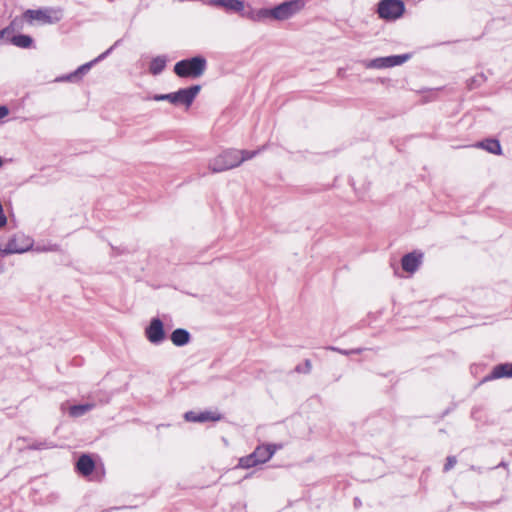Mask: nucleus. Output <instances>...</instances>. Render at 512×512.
Masks as SVG:
<instances>
[{"label": "nucleus", "instance_id": "obj_1", "mask_svg": "<svg viewBox=\"0 0 512 512\" xmlns=\"http://www.w3.org/2000/svg\"><path fill=\"white\" fill-rule=\"evenodd\" d=\"M264 149L265 146L254 151L238 149L224 150L222 153H220L219 155H217L216 157L209 161V170L213 173H219L233 169L235 167L240 166L243 162L254 158Z\"/></svg>", "mask_w": 512, "mask_h": 512}, {"label": "nucleus", "instance_id": "obj_2", "mask_svg": "<svg viewBox=\"0 0 512 512\" xmlns=\"http://www.w3.org/2000/svg\"><path fill=\"white\" fill-rule=\"evenodd\" d=\"M206 69V60L201 56L190 59H184L177 62L174 66V72L182 78H198Z\"/></svg>", "mask_w": 512, "mask_h": 512}, {"label": "nucleus", "instance_id": "obj_3", "mask_svg": "<svg viewBox=\"0 0 512 512\" xmlns=\"http://www.w3.org/2000/svg\"><path fill=\"white\" fill-rule=\"evenodd\" d=\"M23 17L29 23L35 21L38 24L45 25L59 22L63 17V13L61 9L56 8L28 9L24 12Z\"/></svg>", "mask_w": 512, "mask_h": 512}, {"label": "nucleus", "instance_id": "obj_4", "mask_svg": "<svg viewBox=\"0 0 512 512\" xmlns=\"http://www.w3.org/2000/svg\"><path fill=\"white\" fill-rule=\"evenodd\" d=\"M305 6L303 0L285 1L271 8L272 20L284 21L299 13Z\"/></svg>", "mask_w": 512, "mask_h": 512}, {"label": "nucleus", "instance_id": "obj_5", "mask_svg": "<svg viewBox=\"0 0 512 512\" xmlns=\"http://www.w3.org/2000/svg\"><path fill=\"white\" fill-rule=\"evenodd\" d=\"M404 11L405 6L401 0H381L378 3V15L386 21H394L400 18Z\"/></svg>", "mask_w": 512, "mask_h": 512}, {"label": "nucleus", "instance_id": "obj_6", "mask_svg": "<svg viewBox=\"0 0 512 512\" xmlns=\"http://www.w3.org/2000/svg\"><path fill=\"white\" fill-rule=\"evenodd\" d=\"M409 59L408 54L379 57L372 60H363L361 63L367 69H383L398 66Z\"/></svg>", "mask_w": 512, "mask_h": 512}, {"label": "nucleus", "instance_id": "obj_7", "mask_svg": "<svg viewBox=\"0 0 512 512\" xmlns=\"http://www.w3.org/2000/svg\"><path fill=\"white\" fill-rule=\"evenodd\" d=\"M33 245V241L31 238L25 236L24 234H17L13 236L3 250H1L2 255H9L15 253H24L28 251Z\"/></svg>", "mask_w": 512, "mask_h": 512}, {"label": "nucleus", "instance_id": "obj_8", "mask_svg": "<svg viewBox=\"0 0 512 512\" xmlns=\"http://www.w3.org/2000/svg\"><path fill=\"white\" fill-rule=\"evenodd\" d=\"M145 336L152 344L158 345L162 343L166 338L163 322L157 317L152 318L150 324L145 329Z\"/></svg>", "mask_w": 512, "mask_h": 512}, {"label": "nucleus", "instance_id": "obj_9", "mask_svg": "<svg viewBox=\"0 0 512 512\" xmlns=\"http://www.w3.org/2000/svg\"><path fill=\"white\" fill-rule=\"evenodd\" d=\"M200 90L201 86L199 85L179 89L174 92V105H183L186 108L190 107Z\"/></svg>", "mask_w": 512, "mask_h": 512}, {"label": "nucleus", "instance_id": "obj_10", "mask_svg": "<svg viewBox=\"0 0 512 512\" xmlns=\"http://www.w3.org/2000/svg\"><path fill=\"white\" fill-rule=\"evenodd\" d=\"M111 51H112V48H109L108 50H106L105 52L100 54L97 58H95L94 60L81 65L80 67H78V69L75 72H73L65 77L58 78L57 81H64V80L65 81H73V79L75 77L86 74L92 68V66L94 64L105 59L111 53Z\"/></svg>", "mask_w": 512, "mask_h": 512}, {"label": "nucleus", "instance_id": "obj_11", "mask_svg": "<svg viewBox=\"0 0 512 512\" xmlns=\"http://www.w3.org/2000/svg\"><path fill=\"white\" fill-rule=\"evenodd\" d=\"M186 421L189 422H207V421H219L221 419L220 414L212 411L194 412L189 411L184 415Z\"/></svg>", "mask_w": 512, "mask_h": 512}, {"label": "nucleus", "instance_id": "obj_12", "mask_svg": "<svg viewBox=\"0 0 512 512\" xmlns=\"http://www.w3.org/2000/svg\"><path fill=\"white\" fill-rule=\"evenodd\" d=\"M422 262V254L411 252L403 256L401 265L404 271L414 273Z\"/></svg>", "mask_w": 512, "mask_h": 512}, {"label": "nucleus", "instance_id": "obj_13", "mask_svg": "<svg viewBox=\"0 0 512 512\" xmlns=\"http://www.w3.org/2000/svg\"><path fill=\"white\" fill-rule=\"evenodd\" d=\"M242 16L253 22H263L267 19L272 20L271 8L250 9L242 13Z\"/></svg>", "mask_w": 512, "mask_h": 512}, {"label": "nucleus", "instance_id": "obj_14", "mask_svg": "<svg viewBox=\"0 0 512 512\" xmlns=\"http://www.w3.org/2000/svg\"><path fill=\"white\" fill-rule=\"evenodd\" d=\"M276 449L275 445H262L258 446L253 454L259 464H261L267 462L274 455Z\"/></svg>", "mask_w": 512, "mask_h": 512}, {"label": "nucleus", "instance_id": "obj_15", "mask_svg": "<svg viewBox=\"0 0 512 512\" xmlns=\"http://www.w3.org/2000/svg\"><path fill=\"white\" fill-rule=\"evenodd\" d=\"M209 4L234 12H242L244 10V3L241 0H209Z\"/></svg>", "mask_w": 512, "mask_h": 512}, {"label": "nucleus", "instance_id": "obj_16", "mask_svg": "<svg viewBox=\"0 0 512 512\" xmlns=\"http://www.w3.org/2000/svg\"><path fill=\"white\" fill-rule=\"evenodd\" d=\"M77 470L84 476H88L94 470L95 464L89 455H82L76 464Z\"/></svg>", "mask_w": 512, "mask_h": 512}, {"label": "nucleus", "instance_id": "obj_17", "mask_svg": "<svg viewBox=\"0 0 512 512\" xmlns=\"http://www.w3.org/2000/svg\"><path fill=\"white\" fill-rule=\"evenodd\" d=\"M172 343L175 346H184L190 342V333L182 328L175 329L170 336Z\"/></svg>", "mask_w": 512, "mask_h": 512}, {"label": "nucleus", "instance_id": "obj_18", "mask_svg": "<svg viewBox=\"0 0 512 512\" xmlns=\"http://www.w3.org/2000/svg\"><path fill=\"white\" fill-rule=\"evenodd\" d=\"M502 377H512V364H500L494 367L491 376L487 379H497Z\"/></svg>", "mask_w": 512, "mask_h": 512}, {"label": "nucleus", "instance_id": "obj_19", "mask_svg": "<svg viewBox=\"0 0 512 512\" xmlns=\"http://www.w3.org/2000/svg\"><path fill=\"white\" fill-rule=\"evenodd\" d=\"M476 147L482 148L489 153L500 155L501 154V146L498 140L495 139H487L481 141L476 144Z\"/></svg>", "mask_w": 512, "mask_h": 512}, {"label": "nucleus", "instance_id": "obj_20", "mask_svg": "<svg viewBox=\"0 0 512 512\" xmlns=\"http://www.w3.org/2000/svg\"><path fill=\"white\" fill-rule=\"evenodd\" d=\"M167 59L165 56H157L152 59L149 65V71L153 75L160 74L165 66H166Z\"/></svg>", "mask_w": 512, "mask_h": 512}, {"label": "nucleus", "instance_id": "obj_21", "mask_svg": "<svg viewBox=\"0 0 512 512\" xmlns=\"http://www.w3.org/2000/svg\"><path fill=\"white\" fill-rule=\"evenodd\" d=\"M94 407L95 404L93 403L73 405L69 408V414L70 416L77 418L91 411Z\"/></svg>", "mask_w": 512, "mask_h": 512}, {"label": "nucleus", "instance_id": "obj_22", "mask_svg": "<svg viewBox=\"0 0 512 512\" xmlns=\"http://www.w3.org/2000/svg\"><path fill=\"white\" fill-rule=\"evenodd\" d=\"M10 43L20 48H29L33 43V39L29 35H14L11 36Z\"/></svg>", "mask_w": 512, "mask_h": 512}, {"label": "nucleus", "instance_id": "obj_23", "mask_svg": "<svg viewBox=\"0 0 512 512\" xmlns=\"http://www.w3.org/2000/svg\"><path fill=\"white\" fill-rule=\"evenodd\" d=\"M259 462L256 460L253 453L248 456L242 457L239 459L238 467L248 469L258 465Z\"/></svg>", "mask_w": 512, "mask_h": 512}, {"label": "nucleus", "instance_id": "obj_24", "mask_svg": "<svg viewBox=\"0 0 512 512\" xmlns=\"http://www.w3.org/2000/svg\"><path fill=\"white\" fill-rule=\"evenodd\" d=\"M11 36H14L13 27H5L0 30V45L10 43Z\"/></svg>", "mask_w": 512, "mask_h": 512}, {"label": "nucleus", "instance_id": "obj_25", "mask_svg": "<svg viewBox=\"0 0 512 512\" xmlns=\"http://www.w3.org/2000/svg\"><path fill=\"white\" fill-rule=\"evenodd\" d=\"M151 99L154 101H168L174 105V92L168 94H155Z\"/></svg>", "mask_w": 512, "mask_h": 512}, {"label": "nucleus", "instance_id": "obj_26", "mask_svg": "<svg viewBox=\"0 0 512 512\" xmlns=\"http://www.w3.org/2000/svg\"><path fill=\"white\" fill-rule=\"evenodd\" d=\"M311 369H312L311 361H310V360H305L304 365H302V366H300V365H299V366H297L295 370H296L298 373H309V372L311 371Z\"/></svg>", "mask_w": 512, "mask_h": 512}, {"label": "nucleus", "instance_id": "obj_27", "mask_svg": "<svg viewBox=\"0 0 512 512\" xmlns=\"http://www.w3.org/2000/svg\"><path fill=\"white\" fill-rule=\"evenodd\" d=\"M456 463H457L456 457L449 456L447 458L446 464L444 465V471H449L450 469H452L455 466Z\"/></svg>", "mask_w": 512, "mask_h": 512}, {"label": "nucleus", "instance_id": "obj_28", "mask_svg": "<svg viewBox=\"0 0 512 512\" xmlns=\"http://www.w3.org/2000/svg\"><path fill=\"white\" fill-rule=\"evenodd\" d=\"M328 349L332 350V351H337L343 355H349V354H352V353H360L361 352V349H355V350H341L339 348H336V347H329Z\"/></svg>", "mask_w": 512, "mask_h": 512}, {"label": "nucleus", "instance_id": "obj_29", "mask_svg": "<svg viewBox=\"0 0 512 512\" xmlns=\"http://www.w3.org/2000/svg\"><path fill=\"white\" fill-rule=\"evenodd\" d=\"M7 27H13V33L16 30H19L22 28L21 20L18 18H15L11 21V23Z\"/></svg>", "mask_w": 512, "mask_h": 512}, {"label": "nucleus", "instance_id": "obj_30", "mask_svg": "<svg viewBox=\"0 0 512 512\" xmlns=\"http://www.w3.org/2000/svg\"><path fill=\"white\" fill-rule=\"evenodd\" d=\"M7 223V218L4 214L2 204L0 203V228L4 227Z\"/></svg>", "mask_w": 512, "mask_h": 512}, {"label": "nucleus", "instance_id": "obj_31", "mask_svg": "<svg viewBox=\"0 0 512 512\" xmlns=\"http://www.w3.org/2000/svg\"><path fill=\"white\" fill-rule=\"evenodd\" d=\"M9 114V109L6 106H0V120Z\"/></svg>", "mask_w": 512, "mask_h": 512}, {"label": "nucleus", "instance_id": "obj_32", "mask_svg": "<svg viewBox=\"0 0 512 512\" xmlns=\"http://www.w3.org/2000/svg\"><path fill=\"white\" fill-rule=\"evenodd\" d=\"M478 78H479V79H472V80H471V83H469L470 88H472V87H473V85H474L475 83H478V82H480V81H483V80H484V76H483L482 74H481V75H479V76H478Z\"/></svg>", "mask_w": 512, "mask_h": 512}, {"label": "nucleus", "instance_id": "obj_33", "mask_svg": "<svg viewBox=\"0 0 512 512\" xmlns=\"http://www.w3.org/2000/svg\"><path fill=\"white\" fill-rule=\"evenodd\" d=\"M116 45H118V42H115V44H113L111 48L113 49L114 47H116Z\"/></svg>", "mask_w": 512, "mask_h": 512}, {"label": "nucleus", "instance_id": "obj_34", "mask_svg": "<svg viewBox=\"0 0 512 512\" xmlns=\"http://www.w3.org/2000/svg\"><path fill=\"white\" fill-rule=\"evenodd\" d=\"M116 45H118V42H115V44H113L111 48L113 49L114 47H116Z\"/></svg>", "mask_w": 512, "mask_h": 512}, {"label": "nucleus", "instance_id": "obj_35", "mask_svg": "<svg viewBox=\"0 0 512 512\" xmlns=\"http://www.w3.org/2000/svg\"><path fill=\"white\" fill-rule=\"evenodd\" d=\"M2 272H3V269H2V267H0V273H2Z\"/></svg>", "mask_w": 512, "mask_h": 512}]
</instances>
